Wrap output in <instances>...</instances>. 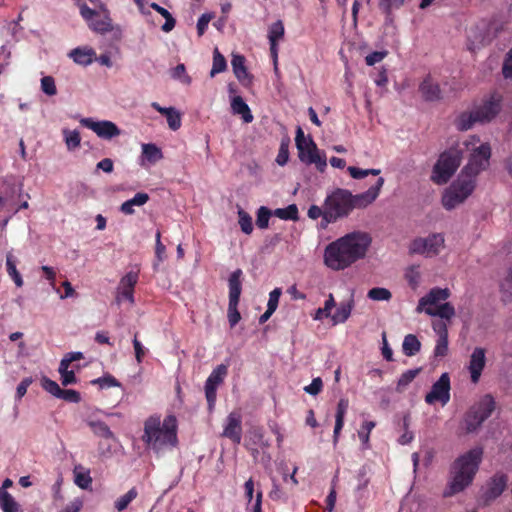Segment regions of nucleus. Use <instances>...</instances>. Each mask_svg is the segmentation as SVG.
Masks as SVG:
<instances>
[{"mask_svg":"<svg viewBox=\"0 0 512 512\" xmlns=\"http://www.w3.org/2000/svg\"><path fill=\"white\" fill-rule=\"evenodd\" d=\"M323 387V382L320 377L314 378L312 382L304 387V391L310 395H317L321 392Z\"/></svg>","mask_w":512,"mask_h":512,"instance_id":"nucleus-60","label":"nucleus"},{"mask_svg":"<svg viewBox=\"0 0 512 512\" xmlns=\"http://www.w3.org/2000/svg\"><path fill=\"white\" fill-rule=\"evenodd\" d=\"M421 343L418 338L413 334H408L404 337L402 349L406 356H414L420 351Z\"/></svg>","mask_w":512,"mask_h":512,"instance_id":"nucleus-35","label":"nucleus"},{"mask_svg":"<svg viewBox=\"0 0 512 512\" xmlns=\"http://www.w3.org/2000/svg\"><path fill=\"white\" fill-rule=\"evenodd\" d=\"M57 398L70 403H78L81 400L80 393L73 389H61V393L58 394Z\"/></svg>","mask_w":512,"mask_h":512,"instance_id":"nucleus-55","label":"nucleus"},{"mask_svg":"<svg viewBox=\"0 0 512 512\" xmlns=\"http://www.w3.org/2000/svg\"><path fill=\"white\" fill-rule=\"evenodd\" d=\"M502 74L506 79H512V47L505 55Z\"/></svg>","mask_w":512,"mask_h":512,"instance_id":"nucleus-58","label":"nucleus"},{"mask_svg":"<svg viewBox=\"0 0 512 512\" xmlns=\"http://www.w3.org/2000/svg\"><path fill=\"white\" fill-rule=\"evenodd\" d=\"M82 470H83V467L80 465L75 467L74 482L81 489H88V488H90V486L92 484V478H91L89 472H84Z\"/></svg>","mask_w":512,"mask_h":512,"instance_id":"nucleus-39","label":"nucleus"},{"mask_svg":"<svg viewBox=\"0 0 512 512\" xmlns=\"http://www.w3.org/2000/svg\"><path fill=\"white\" fill-rule=\"evenodd\" d=\"M88 426L92 430V432L98 436L105 439H114V434L108 427V425L102 421H89Z\"/></svg>","mask_w":512,"mask_h":512,"instance_id":"nucleus-37","label":"nucleus"},{"mask_svg":"<svg viewBox=\"0 0 512 512\" xmlns=\"http://www.w3.org/2000/svg\"><path fill=\"white\" fill-rule=\"evenodd\" d=\"M41 386L44 390H46L47 392H49L51 395H53L56 398H57L58 394L61 393L60 386L55 381H53L45 376L42 377V379H41Z\"/></svg>","mask_w":512,"mask_h":512,"instance_id":"nucleus-54","label":"nucleus"},{"mask_svg":"<svg viewBox=\"0 0 512 512\" xmlns=\"http://www.w3.org/2000/svg\"><path fill=\"white\" fill-rule=\"evenodd\" d=\"M273 212L265 206H261L257 211L256 225L260 229H266L269 224V219Z\"/></svg>","mask_w":512,"mask_h":512,"instance_id":"nucleus-49","label":"nucleus"},{"mask_svg":"<svg viewBox=\"0 0 512 512\" xmlns=\"http://www.w3.org/2000/svg\"><path fill=\"white\" fill-rule=\"evenodd\" d=\"M227 63L224 56L219 52L218 48L213 51V65L210 71V76L214 77L216 74L225 71Z\"/></svg>","mask_w":512,"mask_h":512,"instance_id":"nucleus-43","label":"nucleus"},{"mask_svg":"<svg viewBox=\"0 0 512 512\" xmlns=\"http://www.w3.org/2000/svg\"><path fill=\"white\" fill-rule=\"evenodd\" d=\"M142 440L157 452L166 446H174L177 442L175 418L169 416L161 423L160 417H149L144 423Z\"/></svg>","mask_w":512,"mask_h":512,"instance_id":"nucleus-4","label":"nucleus"},{"mask_svg":"<svg viewBox=\"0 0 512 512\" xmlns=\"http://www.w3.org/2000/svg\"><path fill=\"white\" fill-rule=\"evenodd\" d=\"M241 435V416L238 413L232 412L227 417V424L224 428L223 436L239 444L241 442Z\"/></svg>","mask_w":512,"mask_h":512,"instance_id":"nucleus-20","label":"nucleus"},{"mask_svg":"<svg viewBox=\"0 0 512 512\" xmlns=\"http://www.w3.org/2000/svg\"><path fill=\"white\" fill-rule=\"evenodd\" d=\"M450 400V377L448 373H443L440 378L432 385L431 391L426 395L425 401L428 404H434L439 401L445 405Z\"/></svg>","mask_w":512,"mask_h":512,"instance_id":"nucleus-14","label":"nucleus"},{"mask_svg":"<svg viewBox=\"0 0 512 512\" xmlns=\"http://www.w3.org/2000/svg\"><path fill=\"white\" fill-rule=\"evenodd\" d=\"M284 36V25L281 20L272 23L268 31L269 42H278Z\"/></svg>","mask_w":512,"mask_h":512,"instance_id":"nucleus-46","label":"nucleus"},{"mask_svg":"<svg viewBox=\"0 0 512 512\" xmlns=\"http://www.w3.org/2000/svg\"><path fill=\"white\" fill-rule=\"evenodd\" d=\"M138 281V273L130 271L124 275L119 283L116 301L119 304L122 299H126L131 304L134 303V287Z\"/></svg>","mask_w":512,"mask_h":512,"instance_id":"nucleus-17","label":"nucleus"},{"mask_svg":"<svg viewBox=\"0 0 512 512\" xmlns=\"http://www.w3.org/2000/svg\"><path fill=\"white\" fill-rule=\"evenodd\" d=\"M249 439L252 444L262 448H267L270 446V443L264 438V432L261 428H252L249 431Z\"/></svg>","mask_w":512,"mask_h":512,"instance_id":"nucleus-48","label":"nucleus"},{"mask_svg":"<svg viewBox=\"0 0 512 512\" xmlns=\"http://www.w3.org/2000/svg\"><path fill=\"white\" fill-rule=\"evenodd\" d=\"M444 241V236L440 233L430 234L424 238L419 237L412 241L410 252L424 255L425 257H434L438 255L444 247Z\"/></svg>","mask_w":512,"mask_h":512,"instance_id":"nucleus-10","label":"nucleus"},{"mask_svg":"<svg viewBox=\"0 0 512 512\" xmlns=\"http://www.w3.org/2000/svg\"><path fill=\"white\" fill-rule=\"evenodd\" d=\"M432 327L438 337H448L447 323L444 320L434 321Z\"/></svg>","mask_w":512,"mask_h":512,"instance_id":"nucleus-63","label":"nucleus"},{"mask_svg":"<svg viewBox=\"0 0 512 512\" xmlns=\"http://www.w3.org/2000/svg\"><path fill=\"white\" fill-rule=\"evenodd\" d=\"M403 4L404 0H381L379 7L389 18L392 12L399 9Z\"/></svg>","mask_w":512,"mask_h":512,"instance_id":"nucleus-51","label":"nucleus"},{"mask_svg":"<svg viewBox=\"0 0 512 512\" xmlns=\"http://www.w3.org/2000/svg\"><path fill=\"white\" fill-rule=\"evenodd\" d=\"M307 215L312 220H316L321 217L320 226L322 229L327 228L330 224V222H325V202L323 203L322 207L311 205L308 209Z\"/></svg>","mask_w":512,"mask_h":512,"instance_id":"nucleus-44","label":"nucleus"},{"mask_svg":"<svg viewBox=\"0 0 512 512\" xmlns=\"http://www.w3.org/2000/svg\"><path fill=\"white\" fill-rule=\"evenodd\" d=\"M299 158L301 161L307 164H315L319 171H324L327 166L326 156L324 154H320L316 144L314 141L309 138L307 145L303 147V154L301 155L298 152Z\"/></svg>","mask_w":512,"mask_h":512,"instance_id":"nucleus-16","label":"nucleus"},{"mask_svg":"<svg viewBox=\"0 0 512 512\" xmlns=\"http://www.w3.org/2000/svg\"><path fill=\"white\" fill-rule=\"evenodd\" d=\"M419 372V368L405 371L398 379L396 391L399 393L403 392L405 388L415 379Z\"/></svg>","mask_w":512,"mask_h":512,"instance_id":"nucleus-42","label":"nucleus"},{"mask_svg":"<svg viewBox=\"0 0 512 512\" xmlns=\"http://www.w3.org/2000/svg\"><path fill=\"white\" fill-rule=\"evenodd\" d=\"M69 57L79 65L87 66L93 62L95 51L92 48H75L69 52Z\"/></svg>","mask_w":512,"mask_h":512,"instance_id":"nucleus-26","label":"nucleus"},{"mask_svg":"<svg viewBox=\"0 0 512 512\" xmlns=\"http://www.w3.org/2000/svg\"><path fill=\"white\" fill-rule=\"evenodd\" d=\"M468 164L462 169L460 174H465L475 182L476 176L480 171L484 170L491 156V149L488 144H481L477 148L472 149Z\"/></svg>","mask_w":512,"mask_h":512,"instance_id":"nucleus-11","label":"nucleus"},{"mask_svg":"<svg viewBox=\"0 0 512 512\" xmlns=\"http://www.w3.org/2000/svg\"><path fill=\"white\" fill-rule=\"evenodd\" d=\"M495 409V400L490 394L484 395L478 403L470 408L464 418L467 433L475 432L490 417Z\"/></svg>","mask_w":512,"mask_h":512,"instance_id":"nucleus-7","label":"nucleus"},{"mask_svg":"<svg viewBox=\"0 0 512 512\" xmlns=\"http://www.w3.org/2000/svg\"><path fill=\"white\" fill-rule=\"evenodd\" d=\"M150 7L165 18V23L161 27L162 31L166 33L172 31L176 25V20L174 19L172 14L167 9L161 7L155 2L151 3Z\"/></svg>","mask_w":512,"mask_h":512,"instance_id":"nucleus-34","label":"nucleus"},{"mask_svg":"<svg viewBox=\"0 0 512 512\" xmlns=\"http://www.w3.org/2000/svg\"><path fill=\"white\" fill-rule=\"evenodd\" d=\"M163 158V153L159 147L155 144L148 143L142 145V156H141V166L145 165V162L149 164H155L159 160Z\"/></svg>","mask_w":512,"mask_h":512,"instance_id":"nucleus-25","label":"nucleus"},{"mask_svg":"<svg viewBox=\"0 0 512 512\" xmlns=\"http://www.w3.org/2000/svg\"><path fill=\"white\" fill-rule=\"evenodd\" d=\"M354 308V299L353 295L346 301H343L339 304L334 314L331 315V321L333 325L345 323Z\"/></svg>","mask_w":512,"mask_h":512,"instance_id":"nucleus-22","label":"nucleus"},{"mask_svg":"<svg viewBox=\"0 0 512 512\" xmlns=\"http://www.w3.org/2000/svg\"><path fill=\"white\" fill-rule=\"evenodd\" d=\"M448 353V337H438L434 348L435 357H444Z\"/></svg>","mask_w":512,"mask_h":512,"instance_id":"nucleus-56","label":"nucleus"},{"mask_svg":"<svg viewBox=\"0 0 512 512\" xmlns=\"http://www.w3.org/2000/svg\"><path fill=\"white\" fill-rule=\"evenodd\" d=\"M80 123L97 134L98 137L110 140L121 134L117 125L111 121H94L91 118H82Z\"/></svg>","mask_w":512,"mask_h":512,"instance_id":"nucleus-15","label":"nucleus"},{"mask_svg":"<svg viewBox=\"0 0 512 512\" xmlns=\"http://www.w3.org/2000/svg\"><path fill=\"white\" fill-rule=\"evenodd\" d=\"M155 240H156V244H155L156 259H157L158 263H160V262L164 261V259L166 258V247L161 242V232L159 230L156 232Z\"/></svg>","mask_w":512,"mask_h":512,"instance_id":"nucleus-57","label":"nucleus"},{"mask_svg":"<svg viewBox=\"0 0 512 512\" xmlns=\"http://www.w3.org/2000/svg\"><path fill=\"white\" fill-rule=\"evenodd\" d=\"M485 350L477 347L473 350L469 361V372L473 383H477L485 366Z\"/></svg>","mask_w":512,"mask_h":512,"instance_id":"nucleus-18","label":"nucleus"},{"mask_svg":"<svg viewBox=\"0 0 512 512\" xmlns=\"http://www.w3.org/2000/svg\"><path fill=\"white\" fill-rule=\"evenodd\" d=\"M476 123L479 121L476 119L473 109L460 113L455 120V126L459 131H467Z\"/></svg>","mask_w":512,"mask_h":512,"instance_id":"nucleus-31","label":"nucleus"},{"mask_svg":"<svg viewBox=\"0 0 512 512\" xmlns=\"http://www.w3.org/2000/svg\"><path fill=\"white\" fill-rule=\"evenodd\" d=\"M41 90L48 96H54L57 94V88L55 80L51 76H45L41 79Z\"/></svg>","mask_w":512,"mask_h":512,"instance_id":"nucleus-53","label":"nucleus"},{"mask_svg":"<svg viewBox=\"0 0 512 512\" xmlns=\"http://www.w3.org/2000/svg\"><path fill=\"white\" fill-rule=\"evenodd\" d=\"M238 223L243 233L251 234L253 231L252 217L242 208L238 209Z\"/></svg>","mask_w":512,"mask_h":512,"instance_id":"nucleus-45","label":"nucleus"},{"mask_svg":"<svg viewBox=\"0 0 512 512\" xmlns=\"http://www.w3.org/2000/svg\"><path fill=\"white\" fill-rule=\"evenodd\" d=\"M273 215L282 220L297 221L299 218L298 208L295 204H290L286 208H277L273 211Z\"/></svg>","mask_w":512,"mask_h":512,"instance_id":"nucleus-40","label":"nucleus"},{"mask_svg":"<svg viewBox=\"0 0 512 512\" xmlns=\"http://www.w3.org/2000/svg\"><path fill=\"white\" fill-rule=\"evenodd\" d=\"M0 507L3 512H22L12 495L3 489H0Z\"/></svg>","mask_w":512,"mask_h":512,"instance_id":"nucleus-33","label":"nucleus"},{"mask_svg":"<svg viewBox=\"0 0 512 512\" xmlns=\"http://www.w3.org/2000/svg\"><path fill=\"white\" fill-rule=\"evenodd\" d=\"M137 496H138V492H137L136 488H134V487L131 488L126 494L122 495L115 501V503H114L115 509L118 512L124 511L128 507V505L134 499H136Z\"/></svg>","mask_w":512,"mask_h":512,"instance_id":"nucleus-41","label":"nucleus"},{"mask_svg":"<svg viewBox=\"0 0 512 512\" xmlns=\"http://www.w3.org/2000/svg\"><path fill=\"white\" fill-rule=\"evenodd\" d=\"M228 367L225 364L218 365L209 375L205 383V396L210 409L216 401L217 387L224 381L227 376Z\"/></svg>","mask_w":512,"mask_h":512,"instance_id":"nucleus-13","label":"nucleus"},{"mask_svg":"<svg viewBox=\"0 0 512 512\" xmlns=\"http://www.w3.org/2000/svg\"><path fill=\"white\" fill-rule=\"evenodd\" d=\"M449 296V289L433 288L419 300L416 311L418 313L425 312L426 306L436 305L440 301H445Z\"/></svg>","mask_w":512,"mask_h":512,"instance_id":"nucleus-19","label":"nucleus"},{"mask_svg":"<svg viewBox=\"0 0 512 512\" xmlns=\"http://www.w3.org/2000/svg\"><path fill=\"white\" fill-rule=\"evenodd\" d=\"M508 478L504 474H496L491 478L486 492L487 499H495L502 494L507 485Z\"/></svg>","mask_w":512,"mask_h":512,"instance_id":"nucleus-23","label":"nucleus"},{"mask_svg":"<svg viewBox=\"0 0 512 512\" xmlns=\"http://www.w3.org/2000/svg\"><path fill=\"white\" fill-rule=\"evenodd\" d=\"M419 90L427 101H436L441 98V91L437 83L433 82L430 77H427L420 84Z\"/></svg>","mask_w":512,"mask_h":512,"instance_id":"nucleus-24","label":"nucleus"},{"mask_svg":"<svg viewBox=\"0 0 512 512\" xmlns=\"http://www.w3.org/2000/svg\"><path fill=\"white\" fill-rule=\"evenodd\" d=\"M82 507L83 501L80 498H75L60 512H79Z\"/></svg>","mask_w":512,"mask_h":512,"instance_id":"nucleus-64","label":"nucleus"},{"mask_svg":"<svg viewBox=\"0 0 512 512\" xmlns=\"http://www.w3.org/2000/svg\"><path fill=\"white\" fill-rule=\"evenodd\" d=\"M231 65L236 78L240 82H250V75L245 67V57L242 55H233Z\"/></svg>","mask_w":512,"mask_h":512,"instance_id":"nucleus-29","label":"nucleus"},{"mask_svg":"<svg viewBox=\"0 0 512 512\" xmlns=\"http://www.w3.org/2000/svg\"><path fill=\"white\" fill-rule=\"evenodd\" d=\"M280 296H281V289L280 288H275L273 291H271L270 294H269L267 308H269L270 310H274L275 311L277 309V307H278Z\"/></svg>","mask_w":512,"mask_h":512,"instance_id":"nucleus-61","label":"nucleus"},{"mask_svg":"<svg viewBox=\"0 0 512 512\" xmlns=\"http://www.w3.org/2000/svg\"><path fill=\"white\" fill-rule=\"evenodd\" d=\"M66 147L69 151H73L80 146L81 137L77 130L63 129L62 130Z\"/></svg>","mask_w":512,"mask_h":512,"instance_id":"nucleus-38","label":"nucleus"},{"mask_svg":"<svg viewBox=\"0 0 512 512\" xmlns=\"http://www.w3.org/2000/svg\"><path fill=\"white\" fill-rule=\"evenodd\" d=\"M17 260L11 252L6 254V269L8 275L12 278L17 287L23 286V279L16 268Z\"/></svg>","mask_w":512,"mask_h":512,"instance_id":"nucleus-32","label":"nucleus"},{"mask_svg":"<svg viewBox=\"0 0 512 512\" xmlns=\"http://www.w3.org/2000/svg\"><path fill=\"white\" fill-rule=\"evenodd\" d=\"M462 158V152L457 148L443 152L433 167L431 180L438 185L447 183L459 167Z\"/></svg>","mask_w":512,"mask_h":512,"instance_id":"nucleus-5","label":"nucleus"},{"mask_svg":"<svg viewBox=\"0 0 512 512\" xmlns=\"http://www.w3.org/2000/svg\"><path fill=\"white\" fill-rule=\"evenodd\" d=\"M473 111L480 124L492 121L502 109V98L498 94H493L483 100L479 105L474 106Z\"/></svg>","mask_w":512,"mask_h":512,"instance_id":"nucleus-12","label":"nucleus"},{"mask_svg":"<svg viewBox=\"0 0 512 512\" xmlns=\"http://www.w3.org/2000/svg\"><path fill=\"white\" fill-rule=\"evenodd\" d=\"M483 456V450L475 447L459 456L451 466V478L444 496H452L468 487L478 471Z\"/></svg>","mask_w":512,"mask_h":512,"instance_id":"nucleus-3","label":"nucleus"},{"mask_svg":"<svg viewBox=\"0 0 512 512\" xmlns=\"http://www.w3.org/2000/svg\"><path fill=\"white\" fill-rule=\"evenodd\" d=\"M374 427L375 422L367 421L363 423L361 430L358 431V436L364 445H366L369 442V434Z\"/></svg>","mask_w":512,"mask_h":512,"instance_id":"nucleus-59","label":"nucleus"},{"mask_svg":"<svg viewBox=\"0 0 512 512\" xmlns=\"http://www.w3.org/2000/svg\"><path fill=\"white\" fill-rule=\"evenodd\" d=\"M149 200V195L144 192H139L135 194V196L125 202H123L120 206V211L126 215H132L134 213V206H142L146 204Z\"/></svg>","mask_w":512,"mask_h":512,"instance_id":"nucleus-28","label":"nucleus"},{"mask_svg":"<svg viewBox=\"0 0 512 512\" xmlns=\"http://www.w3.org/2000/svg\"><path fill=\"white\" fill-rule=\"evenodd\" d=\"M425 313L429 316L440 317L441 320L450 321L455 316V309L450 303L446 302L438 306L437 309L427 307Z\"/></svg>","mask_w":512,"mask_h":512,"instance_id":"nucleus-30","label":"nucleus"},{"mask_svg":"<svg viewBox=\"0 0 512 512\" xmlns=\"http://www.w3.org/2000/svg\"><path fill=\"white\" fill-rule=\"evenodd\" d=\"M231 109L233 114L241 115L245 123H250L253 121L251 110L241 96H235L232 99Z\"/></svg>","mask_w":512,"mask_h":512,"instance_id":"nucleus-27","label":"nucleus"},{"mask_svg":"<svg viewBox=\"0 0 512 512\" xmlns=\"http://www.w3.org/2000/svg\"><path fill=\"white\" fill-rule=\"evenodd\" d=\"M475 183L473 179L465 174H459L455 180L444 192L442 196V205L447 210H452L463 203L474 191Z\"/></svg>","mask_w":512,"mask_h":512,"instance_id":"nucleus-6","label":"nucleus"},{"mask_svg":"<svg viewBox=\"0 0 512 512\" xmlns=\"http://www.w3.org/2000/svg\"><path fill=\"white\" fill-rule=\"evenodd\" d=\"M501 300L509 303L512 300V270L509 269L506 276L500 282Z\"/></svg>","mask_w":512,"mask_h":512,"instance_id":"nucleus-36","label":"nucleus"},{"mask_svg":"<svg viewBox=\"0 0 512 512\" xmlns=\"http://www.w3.org/2000/svg\"><path fill=\"white\" fill-rule=\"evenodd\" d=\"M386 55H387V52H385V51L372 52L366 56V58H365L366 64L369 66H372L376 63H379L386 57Z\"/></svg>","mask_w":512,"mask_h":512,"instance_id":"nucleus-62","label":"nucleus"},{"mask_svg":"<svg viewBox=\"0 0 512 512\" xmlns=\"http://www.w3.org/2000/svg\"><path fill=\"white\" fill-rule=\"evenodd\" d=\"M367 297L374 301H389L392 298V294L386 288L375 287L368 291Z\"/></svg>","mask_w":512,"mask_h":512,"instance_id":"nucleus-47","label":"nucleus"},{"mask_svg":"<svg viewBox=\"0 0 512 512\" xmlns=\"http://www.w3.org/2000/svg\"><path fill=\"white\" fill-rule=\"evenodd\" d=\"M152 108L167 118L168 126L176 131L181 127V114L174 107H162L157 102L151 103Z\"/></svg>","mask_w":512,"mask_h":512,"instance_id":"nucleus-21","label":"nucleus"},{"mask_svg":"<svg viewBox=\"0 0 512 512\" xmlns=\"http://www.w3.org/2000/svg\"><path fill=\"white\" fill-rule=\"evenodd\" d=\"M80 14L86 21H88L89 27L95 32L104 34L114 30L112 20L109 16V11L102 4L100 5L99 11L90 9L86 4H82L80 6ZM115 30L119 35H121L122 30L119 26H117Z\"/></svg>","mask_w":512,"mask_h":512,"instance_id":"nucleus-8","label":"nucleus"},{"mask_svg":"<svg viewBox=\"0 0 512 512\" xmlns=\"http://www.w3.org/2000/svg\"><path fill=\"white\" fill-rule=\"evenodd\" d=\"M289 138L283 139L280 144L276 162L280 166H284L289 159Z\"/></svg>","mask_w":512,"mask_h":512,"instance_id":"nucleus-52","label":"nucleus"},{"mask_svg":"<svg viewBox=\"0 0 512 512\" xmlns=\"http://www.w3.org/2000/svg\"><path fill=\"white\" fill-rule=\"evenodd\" d=\"M384 185V178L379 177L367 191L353 195L342 188L328 193L325 202V222L336 223L350 215L355 208H364L374 202Z\"/></svg>","mask_w":512,"mask_h":512,"instance_id":"nucleus-2","label":"nucleus"},{"mask_svg":"<svg viewBox=\"0 0 512 512\" xmlns=\"http://www.w3.org/2000/svg\"><path fill=\"white\" fill-rule=\"evenodd\" d=\"M242 270L237 269L232 272L228 279L229 303H228V321L231 327H234L241 319L237 309L241 291H242Z\"/></svg>","mask_w":512,"mask_h":512,"instance_id":"nucleus-9","label":"nucleus"},{"mask_svg":"<svg viewBox=\"0 0 512 512\" xmlns=\"http://www.w3.org/2000/svg\"><path fill=\"white\" fill-rule=\"evenodd\" d=\"M171 77L179 80L181 83L185 85H190L192 82L191 77L186 73V68L184 64H178L172 71Z\"/></svg>","mask_w":512,"mask_h":512,"instance_id":"nucleus-50","label":"nucleus"},{"mask_svg":"<svg viewBox=\"0 0 512 512\" xmlns=\"http://www.w3.org/2000/svg\"><path fill=\"white\" fill-rule=\"evenodd\" d=\"M371 238L363 232L349 233L328 244L324 250V264L340 271L365 257Z\"/></svg>","mask_w":512,"mask_h":512,"instance_id":"nucleus-1","label":"nucleus"}]
</instances>
